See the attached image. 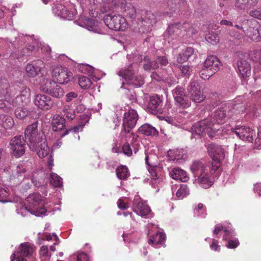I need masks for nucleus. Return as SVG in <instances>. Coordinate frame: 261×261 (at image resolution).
<instances>
[{
    "instance_id": "nucleus-1",
    "label": "nucleus",
    "mask_w": 261,
    "mask_h": 261,
    "mask_svg": "<svg viewBox=\"0 0 261 261\" xmlns=\"http://www.w3.org/2000/svg\"><path fill=\"white\" fill-rule=\"evenodd\" d=\"M239 106L226 104L215 111L213 114L205 119L195 123L192 127V137L200 138L205 136L207 134L209 137H214L215 133L220 130L219 124L225 122L234 114H238L236 109Z\"/></svg>"
},
{
    "instance_id": "nucleus-2",
    "label": "nucleus",
    "mask_w": 261,
    "mask_h": 261,
    "mask_svg": "<svg viewBox=\"0 0 261 261\" xmlns=\"http://www.w3.org/2000/svg\"><path fill=\"white\" fill-rule=\"evenodd\" d=\"M31 90L23 84L15 82L10 86L6 79L0 80V109L5 111L13 107L27 103L30 101Z\"/></svg>"
},
{
    "instance_id": "nucleus-3",
    "label": "nucleus",
    "mask_w": 261,
    "mask_h": 261,
    "mask_svg": "<svg viewBox=\"0 0 261 261\" xmlns=\"http://www.w3.org/2000/svg\"><path fill=\"white\" fill-rule=\"evenodd\" d=\"M38 171L30 172L27 163L20 162L13 166L10 180L12 185L19 186L21 192L30 189L33 184L36 187H41L43 180L39 178Z\"/></svg>"
},
{
    "instance_id": "nucleus-4",
    "label": "nucleus",
    "mask_w": 261,
    "mask_h": 261,
    "mask_svg": "<svg viewBox=\"0 0 261 261\" xmlns=\"http://www.w3.org/2000/svg\"><path fill=\"white\" fill-rule=\"evenodd\" d=\"M218 169H214V167L210 166L202 161H195L191 166L192 172L198 176L196 182L204 189L208 188L213 185L214 178L219 173Z\"/></svg>"
},
{
    "instance_id": "nucleus-5",
    "label": "nucleus",
    "mask_w": 261,
    "mask_h": 261,
    "mask_svg": "<svg viewBox=\"0 0 261 261\" xmlns=\"http://www.w3.org/2000/svg\"><path fill=\"white\" fill-rule=\"evenodd\" d=\"M142 56L135 53L133 58V63L127 68L122 69L118 72V75L125 80V82L135 87H139L144 84V80L141 76H136L135 72L138 70V64L142 60Z\"/></svg>"
},
{
    "instance_id": "nucleus-6",
    "label": "nucleus",
    "mask_w": 261,
    "mask_h": 261,
    "mask_svg": "<svg viewBox=\"0 0 261 261\" xmlns=\"http://www.w3.org/2000/svg\"><path fill=\"white\" fill-rule=\"evenodd\" d=\"M247 25L240 26L236 24L234 27L238 31H232L230 33L231 37L240 40L245 37L250 38L252 41L259 42L261 41V28L257 27V21L255 20H248Z\"/></svg>"
},
{
    "instance_id": "nucleus-7",
    "label": "nucleus",
    "mask_w": 261,
    "mask_h": 261,
    "mask_svg": "<svg viewBox=\"0 0 261 261\" xmlns=\"http://www.w3.org/2000/svg\"><path fill=\"white\" fill-rule=\"evenodd\" d=\"M80 6L83 11H89V14L93 17L97 16V12H93V6L101 9L102 12L111 10L117 4L118 0H79Z\"/></svg>"
},
{
    "instance_id": "nucleus-8",
    "label": "nucleus",
    "mask_w": 261,
    "mask_h": 261,
    "mask_svg": "<svg viewBox=\"0 0 261 261\" xmlns=\"http://www.w3.org/2000/svg\"><path fill=\"white\" fill-rule=\"evenodd\" d=\"M139 116L136 110L132 108H128L124 113L122 129L120 133L121 138H125L132 134H135L131 130L135 127L138 120Z\"/></svg>"
},
{
    "instance_id": "nucleus-9",
    "label": "nucleus",
    "mask_w": 261,
    "mask_h": 261,
    "mask_svg": "<svg viewBox=\"0 0 261 261\" xmlns=\"http://www.w3.org/2000/svg\"><path fill=\"white\" fill-rule=\"evenodd\" d=\"M26 140H28L29 146L31 150H37L39 144L44 140L43 134L38 129V122L29 125L24 132Z\"/></svg>"
},
{
    "instance_id": "nucleus-10",
    "label": "nucleus",
    "mask_w": 261,
    "mask_h": 261,
    "mask_svg": "<svg viewBox=\"0 0 261 261\" xmlns=\"http://www.w3.org/2000/svg\"><path fill=\"white\" fill-rule=\"evenodd\" d=\"M182 31H186L189 35H194L197 32V30L188 22H185L182 24L174 23L169 26L165 33V37L168 40V42L170 43L172 39L176 36H181Z\"/></svg>"
},
{
    "instance_id": "nucleus-11",
    "label": "nucleus",
    "mask_w": 261,
    "mask_h": 261,
    "mask_svg": "<svg viewBox=\"0 0 261 261\" xmlns=\"http://www.w3.org/2000/svg\"><path fill=\"white\" fill-rule=\"evenodd\" d=\"M30 213L38 217L45 215L46 209L43 205L42 198L38 193H33L26 198Z\"/></svg>"
},
{
    "instance_id": "nucleus-12",
    "label": "nucleus",
    "mask_w": 261,
    "mask_h": 261,
    "mask_svg": "<svg viewBox=\"0 0 261 261\" xmlns=\"http://www.w3.org/2000/svg\"><path fill=\"white\" fill-rule=\"evenodd\" d=\"M221 231L224 232L223 239L224 240H228L227 244L226 245L227 248L233 249L238 246L239 242L238 239H231L235 235L231 225L229 224L225 226L218 224L215 226V229L213 231V234L217 237H219L221 235Z\"/></svg>"
},
{
    "instance_id": "nucleus-13",
    "label": "nucleus",
    "mask_w": 261,
    "mask_h": 261,
    "mask_svg": "<svg viewBox=\"0 0 261 261\" xmlns=\"http://www.w3.org/2000/svg\"><path fill=\"white\" fill-rule=\"evenodd\" d=\"M103 21L110 29L114 31H123L127 27L126 19L120 15H106Z\"/></svg>"
},
{
    "instance_id": "nucleus-14",
    "label": "nucleus",
    "mask_w": 261,
    "mask_h": 261,
    "mask_svg": "<svg viewBox=\"0 0 261 261\" xmlns=\"http://www.w3.org/2000/svg\"><path fill=\"white\" fill-rule=\"evenodd\" d=\"M125 139L127 141L122 146V151L124 154L128 156L132 155L133 153H136L141 146V138L137 134H132V135H128L127 137L121 138Z\"/></svg>"
},
{
    "instance_id": "nucleus-15",
    "label": "nucleus",
    "mask_w": 261,
    "mask_h": 261,
    "mask_svg": "<svg viewBox=\"0 0 261 261\" xmlns=\"http://www.w3.org/2000/svg\"><path fill=\"white\" fill-rule=\"evenodd\" d=\"M208 154L212 159V166L214 169H219L221 166V162L225 158V153L223 148L218 145L210 144L206 145Z\"/></svg>"
},
{
    "instance_id": "nucleus-16",
    "label": "nucleus",
    "mask_w": 261,
    "mask_h": 261,
    "mask_svg": "<svg viewBox=\"0 0 261 261\" xmlns=\"http://www.w3.org/2000/svg\"><path fill=\"white\" fill-rule=\"evenodd\" d=\"M40 90L56 98L62 97L64 94L63 89L51 79L45 80L40 86Z\"/></svg>"
},
{
    "instance_id": "nucleus-17",
    "label": "nucleus",
    "mask_w": 261,
    "mask_h": 261,
    "mask_svg": "<svg viewBox=\"0 0 261 261\" xmlns=\"http://www.w3.org/2000/svg\"><path fill=\"white\" fill-rule=\"evenodd\" d=\"M132 207L137 215L143 218H149L153 217L150 207L139 195L135 196Z\"/></svg>"
},
{
    "instance_id": "nucleus-18",
    "label": "nucleus",
    "mask_w": 261,
    "mask_h": 261,
    "mask_svg": "<svg viewBox=\"0 0 261 261\" xmlns=\"http://www.w3.org/2000/svg\"><path fill=\"white\" fill-rule=\"evenodd\" d=\"M221 63L215 56H209L204 63V67L210 69L209 73L205 75V70H201L200 76L203 80H207L210 76L215 73L220 68Z\"/></svg>"
},
{
    "instance_id": "nucleus-19",
    "label": "nucleus",
    "mask_w": 261,
    "mask_h": 261,
    "mask_svg": "<svg viewBox=\"0 0 261 261\" xmlns=\"http://www.w3.org/2000/svg\"><path fill=\"white\" fill-rule=\"evenodd\" d=\"M10 150L14 156L19 158L23 155L25 150V141L22 136H16L13 138L9 143Z\"/></svg>"
},
{
    "instance_id": "nucleus-20",
    "label": "nucleus",
    "mask_w": 261,
    "mask_h": 261,
    "mask_svg": "<svg viewBox=\"0 0 261 261\" xmlns=\"http://www.w3.org/2000/svg\"><path fill=\"white\" fill-rule=\"evenodd\" d=\"M52 77L60 84L68 83L72 78V73L67 68L56 67L52 71Z\"/></svg>"
},
{
    "instance_id": "nucleus-21",
    "label": "nucleus",
    "mask_w": 261,
    "mask_h": 261,
    "mask_svg": "<svg viewBox=\"0 0 261 261\" xmlns=\"http://www.w3.org/2000/svg\"><path fill=\"white\" fill-rule=\"evenodd\" d=\"M162 100L158 95H152L150 96V100L148 104V108L153 112H157L161 114H169V108L170 103L167 102L166 108L163 110L161 107L162 106Z\"/></svg>"
},
{
    "instance_id": "nucleus-22",
    "label": "nucleus",
    "mask_w": 261,
    "mask_h": 261,
    "mask_svg": "<svg viewBox=\"0 0 261 261\" xmlns=\"http://www.w3.org/2000/svg\"><path fill=\"white\" fill-rule=\"evenodd\" d=\"M201 86L200 84L195 80L191 82L188 90L190 95L191 99L194 102L199 103L203 101L205 96L201 90Z\"/></svg>"
},
{
    "instance_id": "nucleus-23",
    "label": "nucleus",
    "mask_w": 261,
    "mask_h": 261,
    "mask_svg": "<svg viewBox=\"0 0 261 261\" xmlns=\"http://www.w3.org/2000/svg\"><path fill=\"white\" fill-rule=\"evenodd\" d=\"M75 22L80 26L85 28L87 30L97 33H101L102 31L99 28V23L94 20L88 18L84 15L80 17Z\"/></svg>"
},
{
    "instance_id": "nucleus-24",
    "label": "nucleus",
    "mask_w": 261,
    "mask_h": 261,
    "mask_svg": "<svg viewBox=\"0 0 261 261\" xmlns=\"http://www.w3.org/2000/svg\"><path fill=\"white\" fill-rule=\"evenodd\" d=\"M34 105L39 109L47 111L53 106V100L48 95L44 94H38L34 96Z\"/></svg>"
},
{
    "instance_id": "nucleus-25",
    "label": "nucleus",
    "mask_w": 261,
    "mask_h": 261,
    "mask_svg": "<svg viewBox=\"0 0 261 261\" xmlns=\"http://www.w3.org/2000/svg\"><path fill=\"white\" fill-rule=\"evenodd\" d=\"M235 134L243 141L251 142L255 136V131L248 126L238 125L236 127Z\"/></svg>"
},
{
    "instance_id": "nucleus-26",
    "label": "nucleus",
    "mask_w": 261,
    "mask_h": 261,
    "mask_svg": "<svg viewBox=\"0 0 261 261\" xmlns=\"http://www.w3.org/2000/svg\"><path fill=\"white\" fill-rule=\"evenodd\" d=\"M54 12L59 17L69 20L73 19L76 14V11L73 7L67 9L62 4H57Z\"/></svg>"
},
{
    "instance_id": "nucleus-27",
    "label": "nucleus",
    "mask_w": 261,
    "mask_h": 261,
    "mask_svg": "<svg viewBox=\"0 0 261 261\" xmlns=\"http://www.w3.org/2000/svg\"><path fill=\"white\" fill-rule=\"evenodd\" d=\"M44 67V62L41 60H37L28 63L25 67V71L28 76L35 77L43 70Z\"/></svg>"
},
{
    "instance_id": "nucleus-28",
    "label": "nucleus",
    "mask_w": 261,
    "mask_h": 261,
    "mask_svg": "<svg viewBox=\"0 0 261 261\" xmlns=\"http://www.w3.org/2000/svg\"><path fill=\"white\" fill-rule=\"evenodd\" d=\"M237 66L239 73L242 77L245 78L251 75V66L245 59V55H241L240 57L237 62Z\"/></svg>"
},
{
    "instance_id": "nucleus-29",
    "label": "nucleus",
    "mask_w": 261,
    "mask_h": 261,
    "mask_svg": "<svg viewBox=\"0 0 261 261\" xmlns=\"http://www.w3.org/2000/svg\"><path fill=\"white\" fill-rule=\"evenodd\" d=\"M169 160L177 163H182L187 158L185 150L182 149L169 150L167 152Z\"/></svg>"
},
{
    "instance_id": "nucleus-30",
    "label": "nucleus",
    "mask_w": 261,
    "mask_h": 261,
    "mask_svg": "<svg viewBox=\"0 0 261 261\" xmlns=\"http://www.w3.org/2000/svg\"><path fill=\"white\" fill-rule=\"evenodd\" d=\"M150 159V156L149 155L145 153V163L148 166V170L151 178V183L153 185L159 182L160 175L157 172V170H159V168L156 166H152L149 161Z\"/></svg>"
},
{
    "instance_id": "nucleus-31",
    "label": "nucleus",
    "mask_w": 261,
    "mask_h": 261,
    "mask_svg": "<svg viewBox=\"0 0 261 261\" xmlns=\"http://www.w3.org/2000/svg\"><path fill=\"white\" fill-rule=\"evenodd\" d=\"M165 239L166 236L164 233L157 232L149 237L148 243L154 248H158L164 246Z\"/></svg>"
},
{
    "instance_id": "nucleus-32",
    "label": "nucleus",
    "mask_w": 261,
    "mask_h": 261,
    "mask_svg": "<svg viewBox=\"0 0 261 261\" xmlns=\"http://www.w3.org/2000/svg\"><path fill=\"white\" fill-rule=\"evenodd\" d=\"M170 176L172 178L182 182H186L189 179L187 172L179 168H173L170 172Z\"/></svg>"
},
{
    "instance_id": "nucleus-33",
    "label": "nucleus",
    "mask_w": 261,
    "mask_h": 261,
    "mask_svg": "<svg viewBox=\"0 0 261 261\" xmlns=\"http://www.w3.org/2000/svg\"><path fill=\"white\" fill-rule=\"evenodd\" d=\"M258 0H236L234 4L237 10H248L257 5Z\"/></svg>"
},
{
    "instance_id": "nucleus-34",
    "label": "nucleus",
    "mask_w": 261,
    "mask_h": 261,
    "mask_svg": "<svg viewBox=\"0 0 261 261\" xmlns=\"http://www.w3.org/2000/svg\"><path fill=\"white\" fill-rule=\"evenodd\" d=\"M138 132L146 136L155 137L158 135V132L156 128L148 123L141 125L138 129Z\"/></svg>"
},
{
    "instance_id": "nucleus-35",
    "label": "nucleus",
    "mask_w": 261,
    "mask_h": 261,
    "mask_svg": "<svg viewBox=\"0 0 261 261\" xmlns=\"http://www.w3.org/2000/svg\"><path fill=\"white\" fill-rule=\"evenodd\" d=\"M51 125L54 132H64L65 119L59 115H56L53 118Z\"/></svg>"
},
{
    "instance_id": "nucleus-36",
    "label": "nucleus",
    "mask_w": 261,
    "mask_h": 261,
    "mask_svg": "<svg viewBox=\"0 0 261 261\" xmlns=\"http://www.w3.org/2000/svg\"><path fill=\"white\" fill-rule=\"evenodd\" d=\"M171 189L172 194H174L175 193L176 196L180 199L184 198L189 193V189L185 184L180 185L179 188L178 186H172Z\"/></svg>"
},
{
    "instance_id": "nucleus-37",
    "label": "nucleus",
    "mask_w": 261,
    "mask_h": 261,
    "mask_svg": "<svg viewBox=\"0 0 261 261\" xmlns=\"http://www.w3.org/2000/svg\"><path fill=\"white\" fill-rule=\"evenodd\" d=\"M14 125L13 118L7 114H0V126L5 129H8L12 128Z\"/></svg>"
},
{
    "instance_id": "nucleus-38",
    "label": "nucleus",
    "mask_w": 261,
    "mask_h": 261,
    "mask_svg": "<svg viewBox=\"0 0 261 261\" xmlns=\"http://www.w3.org/2000/svg\"><path fill=\"white\" fill-rule=\"evenodd\" d=\"M77 67L78 68V70L80 72H81L83 73H85V74H87L89 75H92L93 76H94L95 80L93 79V80L97 81L100 79V77H97L95 76V74H96L95 70L92 66H91L88 64H79L77 65Z\"/></svg>"
},
{
    "instance_id": "nucleus-39",
    "label": "nucleus",
    "mask_w": 261,
    "mask_h": 261,
    "mask_svg": "<svg viewBox=\"0 0 261 261\" xmlns=\"http://www.w3.org/2000/svg\"><path fill=\"white\" fill-rule=\"evenodd\" d=\"M33 151H36L38 155L41 158H44L47 156L50 150L47 145L46 144L44 140L39 144V146L37 147V150H33Z\"/></svg>"
},
{
    "instance_id": "nucleus-40",
    "label": "nucleus",
    "mask_w": 261,
    "mask_h": 261,
    "mask_svg": "<svg viewBox=\"0 0 261 261\" xmlns=\"http://www.w3.org/2000/svg\"><path fill=\"white\" fill-rule=\"evenodd\" d=\"M16 202H19V204L16 206V212L18 215L22 216H25L29 213H30L29 207L26 205V203H22V199L18 198L16 200Z\"/></svg>"
},
{
    "instance_id": "nucleus-41",
    "label": "nucleus",
    "mask_w": 261,
    "mask_h": 261,
    "mask_svg": "<svg viewBox=\"0 0 261 261\" xmlns=\"http://www.w3.org/2000/svg\"><path fill=\"white\" fill-rule=\"evenodd\" d=\"M74 104L66 105L63 109L64 115L69 120H73L76 116Z\"/></svg>"
},
{
    "instance_id": "nucleus-42",
    "label": "nucleus",
    "mask_w": 261,
    "mask_h": 261,
    "mask_svg": "<svg viewBox=\"0 0 261 261\" xmlns=\"http://www.w3.org/2000/svg\"><path fill=\"white\" fill-rule=\"evenodd\" d=\"M116 172L117 177L120 180H125L129 176L128 170L125 166L118 167Z\"/></svg>"
},
{
    "instance_id": "nucleus-43",
    "label": "nucleus",
    "mask_w": 261,
    "mask_h": 261,
    "mask_svg": "<svg viewBox=\"0 0 261 261\" xmlns=\"http://www.w3.org/2000/svg\"><path fill=\"white\" fill-rule=\"evenodd\" d=\"M141 19L143 21L148 23L151 25L156 23L154 16L151 12L142 11Z\"/></svg>"
},
{
    "instance_id": "nucleus-44",
    "label": "nucleus",
    "mask_w": 261,
    "mask_h": 261,
    "mask_svg": "<svg viewBox=\"0 0 261 261\" xmlns=\"http://www.w3.org/2000/svg\"><path fill=\"white\" fill-rule=\"evenodd\" d=\"M50 184L55 187H61L62 186V179L58 174L51 173L49 177Z\"/></svg>"
},
{
    "instance_id": "nucleus-45",
    "label": "nucleus",
    "mask_w": 261,
    "mask_h": 261,
    "mask_svg": "<svg viewBox=\"0 0 261 261\" xmlns=\"http://www.w3.org/2000/svg\"><path fill=\"white\" fill-rule=\"evenodd\" d=\"M39 255L41 261H50L51 252L47 246H42L41 247Z\"/></svg>"
},
{
    "instance_id": "nucleus-46",
    "label": "nucleus",
    "mask_w": 261,
    "mask_h": 261,
    "mask_svg": "<svg viewBox=\"0 0 261 261\" xmlns=\"http://www.w3.org/2000/svg\"><path fill=\"white\" fill-rule=\"evenodd\" d=\"M175 105L179 108L186 109L190 107L191 106V101L189 100L187 95H186L175 101Z\"/></svg>"
},
{
    "instance_id": "nucleus-47",
    "label": "nucleus",
    "mask_w": 261,
    "mask_h": 261,
    "mask_svg": "<svg viewBox=\"0 0 261 261\" xmlns=\"http://www.w3.org/2000/svg\"><path fill=\"white\" fill-rule=\"evenodd\" d=\"M19 106L15 110V114L18 119H23L28 116L29 111L28 108L25 107L23 104Z\"/></svg>"
},
{
    "instance_id": "nucleus-48",
    "label": "nucleus",
    "mask_w": 261,
    "mask_h": 261,
    "mask_svg": "<svg viewBox=\"0 0 261 261\" xmlns=\"http://www.w3.org/2000/svg\"><path fill=\"white\" fill-rule=\"evenodd\" d=\"M172 95L175 101L187 95L185 89L180 86H177L172 90Z\"/></svg>"
},
{
    "instance_id": "nucleus-49",
    "label": "nucleus",
    "mask_w": 261,
    "mask_h": 261,
    "mask_svg": "<svg viewBox=\"0 0 261 261\" xmlns=\"http://www.w3.org/2000/svg\"><path fill=\"white\" fill-rule=\"evenodd\" d=\"M79 84L82 88L87 89L91 87L92 82L88 77L82 76L79 78Z\"/></svg>"
},
{
    "instance_id": "nucleus-50",
    "label": "nucleus",
    "mask_w": 261,
    "mask_h": 261,
    "mask_svg": "<svg viewBox=\"0 0 261 261\" xmlns=\"http://www.w3.org/2000/svg\"><path fill=\"white\" fill-rule=\"evenodd\" d=\"M10 193L9 189L6 187H2L0 186V202L6 203L9 201L7 199Z\"/></svg>"
},
{
    "instance_id": "nucleus-51",
    "label": "nucleus",
    "mask_w": 261,
    "mask_h": 261,
    "mask_svg": "<svg viewBox=\"0 0 261 261\" xmlns=\"http://www.w3.org/2000/svg\"><path fill=\"white\" fill-rule=\"evenodd\" d=\"M205 39L211 44H216L219 42V37L216 33L213 32H210L206 35Z\"/></svg>"
},
{
    "instance_id": "nucleus-52",
    "label": "nucleus",
    "mask_w": 261,
    "mask_h": 261,
    "mask_svg": "<svg viewBox=\"0 0 261 261\" xmlns=\"http://www.w3.org/2000/svg\"><path fill=\"white\" fill-rule=\"evenodd\" d=\"M236 127L233 128L231 126H227L226 127H220V130L215 133L214 136L217 134L219 135L221 133L223 136H225L226 135H232L235 134Z\"/></svg>"
},
{
    "instance_id": "nucleus-53",
    "label": "nucleus",
    "mask_w": 261,
    "mask_h": 261,
    "mask_svg": "<svg viewBox=\"0 0 261 261\" xmlns=\"http://www.w3.org/2000/svg\"><path fill=\"white\" fill-rule=\"evenodd\" d=\"M143 67L145 70H150L151 69H156L159 67V66L154 62H151L150 59L147 57H145L144 59Z\"/></svg>"
},
{
    "instance_id": "nucleus-54",
    "label": "nucleus",
    "mask_w": 261,
    "mask_h": 261,
    "mask_svg": "<svg viewBox=\"0 0 261 261\" xmlns=\"http://www.w3.org/2000/svg\"><path fill=\"white\" fill-rule=\"evenodd\" d=\"M249 56L253 61L258 62L261 65V50L251 51Z\"/></svg>"
},
{
    "instance_id": "nucleus-55",
    "label": "nucleus",
    "mask_w": 261,
    "mask_h": 261,
    "mask_svg": "<svg viewBox=\"0 0 261 261\" xmlns=\"http://www.w3.org/2000/svg\"><path fill=\"white\" fill-rule=\"evenodd\" d=\"M85 125V123H81L77 126L73 127L72 128H71V129H70L69 130H66L65 131L63 132V133H61L60 136L61 137H63L66 135H67L68 133V132H73L74 133H77L79 132H81V131H82Z\"/></svg>"
},
{
    "instance_id": "nucleus-56",
    "label": "nucleus",
    "mask_w": 261,
    "mask_h": 261,
    "mask_svg": "<svg viewBox=\"0 0 261 261\" xmlns=\"http://www.w3.org/2000/svg\"><path fill=\"white\" fill-rule=\"evenodd\" d=\"M185 2V0H169L168 5L171 9H175L179 8Z\"/></svg>"
},
{
    "instance_id": "nucleus-57",
    "label": "nucleus",
    "mask_w": 261,
    "mask_h": 261,
    "mask_svg": "<svg viewBox=\"0 0 261 261\" xmlns=\"http://www.w3.org/2000/svg\"><path fill=\"white\" fill-rule=\"evenodd\" d=\"M205 240L206 241H208V240L211 241V243L210 245V247L211 250L217 252H219L220 251L221 246L218 244V242L217 240L215 239H210L208 238H205Z\"/></svg>"
},
{
    "instance_id": "nucleus-58",
    "label": "nucleus",
    "mask_w": 261,
    "mask_h": 261,
    "mask_svg": "<svg viewBox=\"0 0 261 261\" xmlns=\"http://www.w3.org/2000/svg\"><path fill=\"white\" fill-rule=\"evenodd\" d=\"M125 13L126 16H129L130 18H134L136 16V9L131 4H128L126 6Z\"/></svg>"
},
{
    "instance_id": "nucleus-59",
    "label": "nucleus",
    "mask_w": 261,
    "mask_h": 261,
    "mask_svg": "<svg viewBox=\"0 0 261 261\" xmlns=\"http://www.w3.org/2000/svg\"><path fill=\"white\" fill-rule=\"evenodd\" d=\"M126 197H121L119 198L117 201L118 207L121 210L127 208L129 206L126 201Z\"/></svg>"
},
{
    "instance_id": "nucleus-60",
    "label": "nucleus",
    "mask_w": 261,
    "mask_h": 261,
    "mask_svg": "<svg viewBox=\"0 0 261 261\" xmlns=\"http://www.w3.org/2000/svg\"><path fill=\"white\" fill-rule=\"evenodd\" d=\"M203 207V205L202 203H199L197 207L194 210L195 215H197V216L205 217L206 214Z\"/></svg>"
},
{
    "instance_id": "nucleus-61",
    "label": "nucleus",
    "mask_w": 261,
    "mask_h": 261,
    "mask_svg": "<svg viewBox=\"0 0 261 261\" xmlns=\"http://www.w3.org/2000/svg\"><path fill=\"white\" fill-rule=\"evenodd\" d=\"M154 63L159 66V64L161 65L165 66L168 64V60L165 56H161L159 57L158 58L154 61Z\"/></svg>"
},
{
    "instance_id": "nucleus-62",
    "label": "nucleus",
    "mask_w": 261,
    "mask_h": 261,
    "mask_svg": "<svg viewBox=\"0 0 261 261\" xmlns=\"http://www.w3.org/2000/svg\"><path fill=\"white\" fill-rule=\"evenodd\" d=\"M193 48L191 47H187L183 53L184 60H188L189 57L193 55Z\"/></svg>"
},
{
    "instance_id": "nucleus-63",
    "label": "nucleus",
    "mask_w": 261,
    "mask_h": 261,
    "mask_svg": "<svg viewBox=\"0 0 261 261\" xmlns=\"http://www.w3.org/2000/svg\"><path fill=\"white\" fill-rule=\"evenodd\" d=\"M250 16L254 18L261 20V11L260 10L254 9L251 10L249 13Z\"/></svg>"
},
{
    "instance_id": "nucleus-64",
    "label": "nucleus",
    "mask_w": 261,
    "mask_h": 261,
    "mask_svg": "<svg viewBox=\"0 0 261 261\" xmlns=\"http://www.w3.org/2000/svg\"><path fill=\"white\" fill-rule=\"evenodd\" d=\"M76 261H89V257L86 253L80 252L77 255Z\"/></svg>"
}]
</instances>
